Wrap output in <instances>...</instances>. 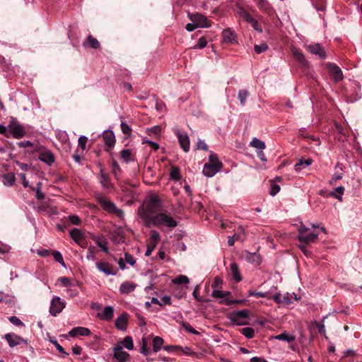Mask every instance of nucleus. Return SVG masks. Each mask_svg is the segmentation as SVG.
<instances>
[{"mask_svg":"<svg viewBox=\"0 0 362 362\" xmlns=\"http://www.w3.org/2000/svg\"><path fill=\"white\" fill-rule=\"evenodd\" d=\"M161 211L160 199L157 195H152L139 208L138 214L145 226L150 227L151 221Z\"/></svg>","mask_w":362,"mask_h":362,"instance_id":"1","label":"nucleus"},{"mask_svg":"<svg viewBox=\"0 0 362 362\" xmlns=\"http://www.w3.org/2000/svg\"><path fill=\"white\" fill-rule=\"evenodd\" d=\"M114 316V308L111 305L105 307L102 313H98L97 317L101 320L110 321Z\"/></svg>","mask_w":362,"mask_h":362,"instance_id":"18","label":"nucleus"},{"mask_svg":"<svg viewBox=\"0 0 362 362\" xmlns=\"http://www.w3.org/2000/svg\"><path fill=\"white\" fill-rule=\"evenodd\" d=\"M245 258L247 259V262L250 263H256L257 264H259L261 262V257L259 255H258L256 252L251 253L248 251H245Z\"/></svg>","mask_w":362,"mask_h":362,"instance_id":"27","label":"nucleus"},{"mask_svg":"<svg viewBox=\"0 0 362 362\" xmlns=\"http://www.w3.org/2000/svg\"><path fill=\"white\" fill-rule=\"evenodd\" d=\"M291 53L294 59L299 63L301 67L305 68L308 66V62L301 51L293 47L291 49Z\"/></svg>","mask_w":362,"mask_h":362,"instance_id":"17","label":"nucleus"},{"mask_svg":"<svg viewBox=\"0 0 362 362\" xmlns=\"http://www.w3.org/2000/svg\"><path fill=\"white\" fill-rule=\"evenodd\" d=\"M182 326L189 333L195 334H197L199 333L188 322H182Z\"/></svg>","mask_w":362,"mask_h":362,"instance_id":"57","label":"nucleus"},{"mask_svg":"<svg viewBox=\"0 0 362 362\" xmlns=\"http://www.w3.org/2000/svg\"><path fill=\"white\" fill-rule=\"evenodd\" d=\"M92 239L95 242L98 247L101 248L103 252L105 253L108 252L107 241L105 237L94 235L92 237Z\"/></svg>","mask_w":362,"mask_h":362,"instance_id":"25","label":"nucleus"},{"mask_svg":"<svg viewBox=\"0 0 362 362\" xmlns=\"http://www.w3.org/2000/svg\"><path fill=\"white\" fill-rule=\"evenodd\" d=\"M129 315L127 313H122L115 320V327L117 329L124 331L127 327Z\"/></svg>","mask_w":362,"mask_h":362,"instance_id":"16","label":"nucleus"},{"mask_svg":"<svg viewBox=\"0 0 362 362\" xmlns=\"http://www.w3.org/2000/svg\"><path fill=\"white\" fill-rule=\"evenodd\" d=\"M9 321L16 326H24L23 322L16 316L9 317Z\"/></svg>","mask_w":362,"mask_h":362,"instance_id":"59","label":"nucleus"},{"mask_svg":"<svg viewBox=\"0 0 362 362\" xmlns=\"http://www.w3.org/2000/svg\"><path fill=\"white\" fill-rule=\"evenodd\" d=\"M88 141V138L86 136H81L78 138V146L84 150L86 148V145Z\"/></svg>","mask_w":362,"mask_h":362,"instance_id":"62","label":"nucleus"},{"mask_svg":"<svg viewBox=\"0 0 362 362\" xmlns=\"http://www.w3.org/2000/svg\"><path fill=\"white\" fill-rule=\"evenodd\" d=\"M83 46H89L91 48L97 49L100 47V43L96 38H94L91 35H89L87 37L86 40L83 42Z\"/></svg>","mask_w":362,"mask_h":362,"instance_id":"32","label":"nucleus"},{"mask_svg":"<svg viewBox=\"0 0 362 362\" xmlns=\"http://www.w3.org/2000/svg\"><path fill=\"white\" fill-rule=\"evenodd\" d=\"M248 92L245 90H241L238 93V98L240 100L241 105L243 106L245 103V100L248 96Z\"/></svg>","mask_w":362,"mask_h":362,"instance_id":"52","label":"nucleus"},{"mask_svg":"<svg viewBox=\"0 0 362 362\" xmlns=\"http://www.w3.org/2000/svg\"><path fill=\"white\" fill-rule=\"evenodd\" d=\"M170 177L171 180L178 181L181 178L180 171L177 167L173 166L170 171Z\"/></svg>","mask_w":362,"mask_h":362,"instance_id":"38","label":"nucleus"},{"mask_svg":"<svg viewBox=\"0 0 362 362\" xmlns=\"http://www.w3.org/2000/svg\"><path fill=\"white\" fill-rule=\"evenodd\" d=\"M66 303L59 296H53L49 307V313L52 316H57L65 308Z\"/></svg>","mask_w":362,"mask_h":362,"instance_id":"7","label":"nucleus"},{"mask_svg":"<svg viewBox=\"0 0 362 362\" xmlns=\"http://www.w3.org/2000/svg\"><path fill=\"white\" fill-rule=\"evenodd\" d=\"M136 286L137 285L134 282L124 281L120 285L119 291L121 294L127 295L133 292Z\"/></svg>","mask_w":362,"mask_h":362,"instance_id":"20","label":"nucleus"},{"mask_svg":"<svg viewBox=\"0 0 362 362\" xmlns=\"http://www.w3.org/2000/svg\"><path fill=\"white\" fill-rule=\"evenodd\" d=\"M254 49L256 53L260 54L265 52L268 49V46L266 44L262 43L260 45H256Z\"/></svg>","mask_w":362,"mask_h":362,"instance_id":"54","label":"nucleus"},{"mask_svg":"<svg viewBox=\"0 0 362 362\" xmlns=\"http://www.w3.org/2000/svg\"><path fill=\"white\" fill-rule=\"evenodd\" d=\"M4 338L6 339L8 345L11 347H14L20 345L22 343L28 344V340L22 338L21 337L15 334L8 333L5 334Z\"/></svg>","mask_w":362,"mask_h":362,"instance_id":"11","label":"nucleus"},{"mask_svg":"<svg viewBox=\"0 0 362 362\" xmlns=\"http://www.w3.org/2000/svg\"><path fill=\"white\" fill-rule=\"evenodd\" d=\"M160 238V236L158 231H156V230L151 231V243H156V244L157 245Z\"/></svg>","mask_w":362,"mask_h":362,"instance_id":"56","label":"nucleus"},{"mask_svg":"<svg viewBox=\"0 0 362 362\" xmlns=\"http://www.w3.org/2000/svg\"><path fill=\"white\" fill-rule=\"evenodd\" d=\"M175 134L181 148L185 152H188L189 150V139L187 133L177 130Z\"/></svg>","mask_w":362,"mask_h":362,"instance_id":"12","label":"nucleus"},{"mask_svg":"<svg viewBox=\"0 0 362 362\" xmlns=\"http://www.w3.org/2000/svg\"><path fill=\"white\" fill-rule=\"evenodd\" d=\"M122 346V349L124 347L128 350H132L134 349L133 339L130 336H127L124 339L119 342Z\"/></svg>","mask_w":362,"mask_h":362,"instance_id":"34","label":"nucleus"},{"mask_svg":"<svg viewBox=\"0 0 362 362\" xmlns=\"http://www.w3.org/2000/svg\"><path fill=\"white\" fill-rule=\"evenodd\" d=\"M312 163H313V160L311 158H308L306 160L300 159L295 164L294 169L296 172H300L305 167L310 165Z\"/></svg>","mask_w":362,"mask_h":362,"instance_id":"28","label":"nucleus"},{"mask_svg":"<svg viewBox=\"0 0 362 362\" xmlns=\"http://www.w3.org/2000/svg\"><path fill=\"white\" fill-rule=\"evenodd\" d=\"M274 338L280 341H284L287 342H292L295 340V337L293 335L288 334L286 332L274 336Z\"/></svg>","mask_w":362,"mask_h":362,"instance_id":"36","label":"nucleus"},{"mask_svg":"<svg viewBox=\"0 0 362 362\" xmlns=\"http://www.w3.org/2000/svg\"><path fill=\"white\" fill-rule=\"evenodd\" d=\"M156 247V243L151 242L149 244H148L147 249L145 252V255L147 257L150 256Z\"/></svg>","mask_w":362,"mask_h":362,"instance_id":"64","label":"nucleus"},{"mask_svg":"<svg viewBox=\"0 0 362 362\" xmlns=\"http://www.w3.org/2000/svg\"><path fill=\"white\" fill-rule=\"evenodd\" d=\"M50 341H51L53 344H54V346H55V347H56L57 350L59 353L62 354V357H63V358H66V357H67V356H69V354H68L67 352H66V351H65L64 349V348H63V347H62L59 344H58V342L57 341V340H55V339H54V340H50Z\"/></svg>","mask_w":362,"mask_h":362,"instance_id":"45","label":"nucleus"},{"mask_svg":"<svg viewBox=\"0 0 362 362\" xmlns=\"http://www.w3.org/2000/svg\"><path fill=\"white\" fill-rule=\"evenodd\" d=\"M222 168V163L218 160L216 154L211 153L209 156V163L204 165L203 174L211 177L214 176Z\"/></svg>","mask_w":362,"mask_h":362,"instance_id":"4","label":"nucleus"},{"mask_svg":"<svg viewBox=\"0 0 362 362\" xmlns=\"http://www.w3.org/2000/svg\"><path fill=\"white\" fill-rule=\"evenodd\" d=\"M4 184L6 185V186H12L14 185L15 183V181H16V179H15V177L13 175H5L4 176Z\"/></svg>","mask_w":362,"mask_h":362,"instance_id":"46","label":"nucleus"},{"mask_svg":"<svg viewBox=\"0 0 362 362\" xmlns=\"http://www.w3.org/2000/svg\"><path fill=\"white\" fill-rule=\"evenodd\" d=\"M39 159L41 161L47 163L49 165H52V163H53L54 161V156L49 151H46V152H43V153H40V155L39 156Z\"/></svg>","mask_w":362,"mask_h":362,"instance_id":"29","label":"nucleus"},{"mask_svg":"<svg viewBox=\"0 0 362 362\" xmlns=\"http://www.w3.org/2000/svg\"><path fill=\"white\" fill-rule=\"evenodd\" d=\"M95 199L105 211L110 214H114L119 218H123V211L118 209L113 202L107 199L105 196L101 194H98L95 196Z\"/></svg>","mask_w":362,"mask_h":362,"instance_id":"5","label":"nucleus"},{"mask_svg":"<svg viewBox=\"0 0 362 362\" xmlns=\"http://www.w3.org/2000/svg\"><path fill=\"white\" fill-rule=\"evenodd\" d=\"M344 192V187L342 186H339L334 189V192L330 193V195L333 197L338 199L339 200H342V194Z\"/></svg>","mask_w":362,"mask_h":362,"instance_id":"39","label":"nucleus"},{"mask_svg":"<svg viewBox=\"0 0 362 362\" xmlns=\"http://www.w3.org/2000/svg\"><path fill=\"white\" fill-rule=\"evenodd\" d=\"M69 220L70 222L74 225H80L81 223V221L80 218L76 215H71L69 216Z\"/></svg>","mask_w":362,"mask_h":362,"instance_id":"61","label":"nucleus"},{"mask_svg":"<svg viewBox=\"0 0 362 362\" xmlns=\"http://www.w3.org/2000/svg\"><path fill=\"white\" fill-rule=\"evenodd\" d=\"M86 258L89 261H94L96 259L95 254V248L92 246L88 247Z\"/></svg>","mask_w":362,"mask_h":362,"instance_id":"48","label":"nucleus"},{"mask_svg":"<svg viewBox=\"0 0 362 362\" xmlns=\"http://www.w3.org/2000/svg\"><path fill=\"white\" fill-rule=\"evenodd\" d=\"M90 333V330L88 328L77 327L71 329L69 332V335L71 337H75L77 336H89Z\"/></svg>","mask_w":362,"mask_h":362,"instance_id":"21","label":"nucleus"},{"mask_svg":"<svg viewBox=\"0 0 362 362\" xmlns=\"http://www.w3.org/2000/svg\"><path fill=\"white\" fill-rule=\"evenodd\" d=\"M230 295V291H220V290H214L213 291L212 293H211V296L214 297V298H224L226 299V297Z\"/></svg>","mask_w":362,"mask_h":362,"instance_id":"41","label":"nucleus"},{"mask_svg":"<svg viewBox=\"0 0 362 362\" xmlns=\"http://www.w3.org/2000/svg\"><path fill=\"white\" fill-rule=\"evenodd\" d=\"M125 262L129 264L131 266H134L136 264V259L129 253H124V259Z\"/></svg>","mask_w":362,"mask_h":362,"instance_id":"55","label":"nucleus"},{"mask_svg":"<svg viewBox=\"0 0 362 362\" xmlns=\"http://www.w3.org/2000/svg\"><path fill=\"white\" fill-rule=\"evenodd\" d=\"M228 319L233 325L237 326L248 325L249 312L247 310L233 312L229 314Z\"/></svg>","mask_w":362,"mask_h":362,"instance_id":"6","label":"nucleus"},{"mask_svg":"<svg viewBox=\"0 0 362 362\" xmlns=\"http://www.w3.org/2000/svg\"><path fill=\"white\" fill-rule=\"evenodd\" d=\"M190 19L192 21L195 23L198 27L208 28L210 26V23H209L207 18L202 14L198 13L192 14Z\"/></svg>","mask_w":362,"mask_h":362,"instance_id":"14","label":"nucleus"},{"mask_svg":"<svg viewBox=\"0 0 362 362\" xmlns=\"http://www.w3.org/2000/svg\"><path fill=\"white\" fill-rule=\"evenodd\" d=\"M230 267L233 279L236 282H240L242 280V276L239 272L238 265L236 263L233 262L230 264Z\"/></svg>","mask_w":362,"mask_h":362,"instance_id":"30","label":"nucleus"},{"mask_svg":"<svg viewBox=\"0 0 362 362\" xmlns=\"http://www.w3.org/2000/svg\"><path fill=\"white\" fill-rule=\"evenodd\" d=\"M113 355L116 362H127L129 358V354L122 350V346L120 344H117L113 348Z\"/></svg>","mask_w":362,"mask_h":362,"instance_id":"10","label":"nucleus"},{"mask_svg":"<svg viewBox=\"0 0 362 362\" xmlns=\"http://www.w3.org/2000/svg\"><path fill=\"white\" fill-rule=\"evenodd\" d=\"M41 182H38L37 184V188L31 187L33 190L36 191V198L39 200L43 199L45 198V194L40 191L41 189Z\"/></svg>","mask_w":362,"mask_h":362,"instance_id":"49","label":"nucleus"},{"mask_svg":"<svg viewBox=\"0 0 362 362\" xmlns=\"http://www.w3.org/2000/svg\"><path fill=\"white\" fill-rule=\"evenodd\" d=\"M112 173L114 175L115 178L118 180H119V173L121 172V168L117 163V160H113L112 161Z\"/></svg>","mask_w":362,"mask_h":362,"instance_id":"40","label":"nucleus"},{"mask_svg":"<svg viewBox=\"0 0 362 362\" xmlns=\"http://www.w3.org/2000/svg\"><path fill=\"white\" fill-rule=\"evenodd\" d=\"M95 265L96 268L100 272L104 273L107 276H115L117 274V269H115L113 266L109 262L100 261L96 262Z\"/></svg>","mask_w":362,"mask_h":362,"instance_id":"9","label":"nucleus"},{"mask_svg":"<svg viewBox=\"0 0 362 362\" xmlns=\"http://www.w3.org/2000/svg\"><path fill=\"white\" fill-rule=\"evenodd\" d=\"M222 38H223V42H224V43H230V44L238 43L237 35L230 28H227V29H225L223 30Z\"/></svg>","mask_w":362,"mask_h":362,"instance_id":"15","label":"nucleus"},{"mask_svg":"<svg viewBox=\"0 0 362 362\" xmlns=\"http://www.w3.org/2000/svg\"><path fill=\"white\" fill-rule=\"evenodd\" d=\"M258 6L260 9L265 11L269 9V4L267 1V0H259Z\"/></svg>","mask_w":362,"mask_h":362,"instance_id":"60","label":"nucleus"},{"mask_svg":"<svg viewBox=\"0 0 362 362\" xmlns=\"http://www.w3.org/2000/svg\"><path fill=\"white\" fill-rule=\"evenodd\" d=\"M163 339L160 337H156L153 339V349L154 352H158L160 350L163 344Z\"/></svg>","mask_w":362,"mask_h":362,"instance_id":"37","label":"nucleus"},{"mask_svg":"<svg viewBox=\"0 0 362 362\" xmlns=\"http://www.w3.org/2000/svg\"><path fill=\"white\" fill-rule=\"evenodd\" d=\"M120 127H121L122 132L125 135L129 136V135L131 134L132 129H131V127L127 124V123L126 122H121V124H120Z\"/></svg>","mask_w":362,"mask_h":362,"instance_id":"50","label":"nucleus"},{"mask_svg":"<svg viewBox=\"0 0 362 362\" xmlns=\"http://www.w3.org/2000/svg\"><path fill=\"white\" fill-rule=\"evenodd\" d=\"M318 235L314 233L306 234H301L298 235V239L301 244H310L316 241Z\"/></svg>","mask_w":362,"mask_h":362,"instance_id":"22","label":"nucleus"},{"mask_svg":"<svg viewBox=\"0 0 362 362\" xmlns=\"http://www.w3.org/2000/svg\"><path fill=\"white\" fill-rule=\"evenodd\" d=\"M293 298L298 300L297 296L295 293L290 294L286 293L282 296V305H288L293 303Z\"/></svg>","mask_w":362,"mask_h":362,"instance_id":"35","label":"nucleus"},{"mask_svg":"<svg viewBox=\"0 0 362 362\" xmlns=\"http://www.w3.org/2000/svg\"><path fill=\"white\" fill-rule=\"evenodd\" d=\"M241 333L247 339H252L255 337V330L252 327H245L242 329Z\"/></svg>","mask_w":362,"mask_h":362,"instance_id":"44","label":"nucleus"},{"mask_svg":"<svg viewBox=\"0 0 362 362\" xmlns=\"http://www.w3.org/2000/svg\"><path fill=\"white\" fill-rule=\"evenodd\" d=\"M250 146L258 149L259 151H262L266 148V145L264 142L256 137H254L250 143Z\"/></svg>","mask_w":362,"mask_h":362,"instance_id":"33","label":"nucleus"},{"mask_svg":"<svg viewBox=\"0 0 362 362\" xmlns=\"http://www.w3.org/2000/svg\"><path fill=\"white\" fill-rule=\"evenodd\" d=\"M326 68L329 76L335 83H338L343 80L344 76L341 69L334 63H327Z\"/></svg>","mask_w":362,"mask_h":362,"instance_id":"8","label":"nucleus"},{"mask_svg":"<svg viewBox=\"0 0 362 362\" xmlns=\"http://www.w3.org/2000/svg\"><path fill=\"white\" fill-rule=\"evenodd\" d=\"M70 237L73 239L78 245L82 247L86 246L83 244V240L84 239V235L81 230L78 228L72 229L69 232Z\"/></svg>","mask_w":362,"mask_h":362,"instance_id":"19","label":"nucleus"},{"mask_svg":"<svg viewBox=\"0 0 362 362\" xmlns=\"http://www.w3.org/2000/svg\"><path fill=\"white\" fill-rule=\"evenodd\" d=\"M308 50L310 53L318 55L321 58L325 57V52L319 43L308 45Z\"/></svg>","mask_w":362,"mask_h":362,"instance_id":"24","label":"nucleus"},{"mask_svg":"<svg viewBox=\"0 0 362 362\" xmlns=\"http://www.w3.org/2000/svg\"><path fill=\"white\" fill-rule=\"evenodd\" d=\"M58 281H59L63 286L69 287L72 286L73 284L69 277H60L58 279Z\"/></svg>","mask_w":362,"mask_h":362,"instance_id":"53","label":"nucleus"},{"mask_svg":"<svg viewBox=\"0 0 362 362\" xmlns=\"http://www.w3.org/2000/svg\"><path fill=\"white\" fill-rule=\"evenodd\" d=\"M207 45V40L205 37H202L199 39L197 43L194 46V49H203Z\"/></svg>","mask_w":362,"mask_h":362,"instance_id":"51","label":"nucleus"},{"mask_svg":"<svg viewBox=\"0 0 362 362\" xmlns=\"http://www.w3.org/2000/svg\"><path fill=\"white\" fill-rule=\"evenodd\" d=\"M236 13L247 23L252 21V18H253L246 10H245L243 7L240 6H238L237 8Z\"/></svg>","mask_w":362,"mask_h":362,"instance_id":"31","label":"nucleus"},{"mask_svg":"<svg viewBox=\"0 0 362 362\" xmlns=\"http://www.w3.org/2000/svg\"><path fill=\"white\" fill-rule=\"evenodd\" d=\"M105 144L108 147H113L115 144V137L112 131H105L103 134Z\"/></svg>","mask_w":362,"mask_h":362,"instance_id":"26","label":"nucleus"},{"mask_svg":"<svg viewBox=\"0 0 362 362\" xmlns=\"http://www.w3.org/2000/svg\"><path fill=\"white\" fill-rule=\"evenodd\" d=\"M165 226L169 228H174L177 226V221L171 216L170 213L165 210H162L158 213L150 223V227Z\"/></svg>","mask_w":362,"mask_h":362,"instance_id":"3","label":"nucleus"},{"mask_svg":"<svg viewBox=\"0 0 362 362\" xmlns=\"http://www.w3.org/2000/svg\"><path fill=\"white\" fill-rule=\"evenodd\" d=\"M189 282V278L185 275H180L177 278L173 279V283L175 284H187Z\"/></svg>","mask_w":362,"mask_h":362,"instance_id":"42","label":"nucleus"},{"mask_svg":"<svg viewBox=\"0 0 362 362\" xmlns=\"http://www.w3.org/2000/svg\"><path fill=\"white\" fill-rule=\"evenodd\" d=\"M327 317V316H325L323 317L322 318V320L321 322H314V325H315V327L317 328V330H318V332L321 334H323L325 335V325H324V322H325V320Z\"/></svg>","mask_w":362,"mask_h":362,"instance_id":"43","label":"nucleus"},{"mask_svg":"<svg viewBox=\"0 0 362 362\" xmlns=\"http://www.w3.org/2000/svg\"><path fill=\"white\" fill-rule=\"evenodd\" d=\"M26 132L24 127L19 122L17 118L11 117L7 127L0 124V134L9 138L13 137L16 139H22L25 136Z\"/></svg>","mask_w":362,"mask_h":362,"instance_id":"2","label":"nucleus"},{"mask_svg":"<svg viewBox=\"0 0 362 362\" xmlns=\"http://www.w3.org/2000/svg\"><path fill=\"white\" fill-rule=\"evenodd\" d=\"M98 179L103 188L105 189H110L113 188V184L112 182L110 175L105 173L103 168H100V175Z\"/></svg>","mask_w":362,"mask_h":362,"instance_id":"13","label":"nucleus"},{"mask_svg":"<svg viewBox=\"0 0 362 362\" xmlns=\"http://www.w3.org/2000/svg\"><path fill=\"white\" fill-rule=\"evenodd\" d=\"M239 239H240V235L235 233L233 235L228 237V243L230 246H232L234 245L235 242Z\"/></svg>","mask_w":362,"mask_h":362,"instance_id":"63","label":"nucleus"},{"mask_svg":"<svg viewBox=\"0 0 362 362\" xmlns=\"http://www.w3.org/2000/svg\"><path fill=\"white\" fill-rule=\"evenodd\" d=\"M121 158L128 163L131 161L135 160V153L134 150L130 148L123 149L120 152Z\"/></svg>","mask_w":362,"mask_h":362,"instance_id":"23","label":"nucleus"},{"mask_svg":"<svg viewBox=\"0 0 362 362\" xmlns=\"http://www.w3.org/2000/svg\"><path fill=\"white\" fill-rule=\"evenodd\" d=\"M52 256L56 262H59L62 266L65 267V263L62 257V255L59 251H54L52 253Z\"/></svg>","mask_w":362,"mask_h":362,"instance_id":"47","label":"nucleus"},{"mask_svg":"<svg viewBox=\"0 0 362 362\" xmlns=\"http://www.w3.org/2000/svg\"><path fill=\"white\" fill-rule=\"evenodd\" d=\"M249 23L252 25V28L257 32L261 33L262 31L261 25L254 18H252V21H250Z\"/></svg>","mask_w":362,"mask_h":362,"instance_id":"58","label":"nucleus"}]
</instances>
